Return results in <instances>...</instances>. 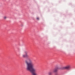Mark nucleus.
Here are the masks:
<instances>
[{"label":"nucleus","instance_id":"1","mask_svg":"<svg viewBox=\"0 0 75 75\" xmlns=\"http://www.w3.org/2000/svg\"><path fill=\"white\" fill-rule=\"evenodd\" d=\"M71 69V67L70 65H68L66 67H63L62 68V69H67L69 70Z\"/></svg>","mask_w":75,"mask_h":75},{"label":"nucleus","instance_id":"2","mask_svg":"<svg viewBox=\"0 0 75 75\" xmlns=\"http://www.w3.org/2000/svg\"><path fill=\"white\" fill-rule=\"evenodd\" d=\"M59 69V67H57L54 69L53 71V72H57Z\"/></svg>","mask_w":75,"mask_h":75},{"label":"nucleus","instance_id":"3","mask_svg":"<svg viewBox=\"0 0 75 75\" xmlns=\"http://www.w3.org/2000/svg\"><path fill=\"white\" fill-rule=\"evenodd\" d=\"M49 75H52V72H49L48 73Z\"/></svg>","mask_w":75,"mask_h":75},{"label":"nucleus","instance_id":"4","mask_svg":"<svg viewBox=\"0 0 75 75\" xmlns=\"http://www.w3.org/2000/svg\"><path fill=\"white\" fill-rule=\"evenodd\" d=\"M4 19V20H6V18H7V17L6 16H4L3 17Z\"/></svg>","mask_w":75,"mask_h":75},{"label":"nucleus","instance_id":"5","mask_svg":"<svg viewBox=\"0 0 75 75\" xmlns=\"http://www.w3.org/2000/svg\"><path fill=\"white\" fill-rule=\"evenodd\" d=\"M36 19H37V20H39V18H36Z\"/></svg>","mask_w":75,"mask_h":75},{"label":"nucleus","instance_id":"6","mask_svg":"<svg viewBox=\"0 0 75 75\" xmlns=\"http://www.w3.org/2000/svg\"><path fill=\"white\" fill-rule=\"evenodd\" d=\"M55 75H58V74H56Z\"/></svg>","mask_w":75,"mask_h":75}]
</instances>
